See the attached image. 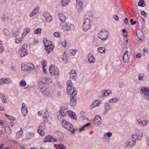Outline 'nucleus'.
<instances>
[{"label":"nucleus","instance_id":"obj_1","mask_svg":"<svg viewBox=\"0 0 149 149\" xmlns=\"http://www.w3.org/2000/svg\"><path fill=\"white\" fill-rule=\"evenodd\" d=\"M62 125L66 130L72 132L73 134L75 131V129L71 124L68 121L65 120H63L62 122Z\"/></svg>","mask_w":149,"mask_h":149},{"label":"nucleus","instance_id":"obj_2","mask_svg":"<svg viewBox=\"0 0 149 149\" xmlns=\"http://www.w3.org/2000/svg\"><path fill=\"white\" fill-rule=\"evenodd\" d=\"M41 91L44 95L49 97H51L53 94L51 88L43 87L41 88Z\"/></svg>","mask_w":149,"mask_h":149},{"label":"nucleus","instance_id":"obj_3","mask_svg":"<svg viewBox=\"0 0 149 149\" xmlns=\"http://www.w3.org/2000/svg\"><path fill=\"white\" fill-rule=\"evenodd\" d=\"M67 91L68 94L70 95L73 92H76L74 89V87L72 86V83L70 80H68L67 81Z\"/></svg>","mask_w":149,"mask_h":149},{"label":"nucleus","instance_id":"obj_4","mask_svg":"<svg viewBox=\"0 0 149 149\" xmlns=\"http://www.w3.org/2000/svg\"><path fill=\"white\" fill-rule=\"evenodd\" d=\"M27 45L24 44L19 49V52L20 53V56L21 57H23L27 54Z\"/></svg>","mask_w":149,"mask_h":149},{"label":"nucleus","instance_id":"obj_5","mask_svg":"<svg viewBox=\"0 0 149 149\" xmlns=\"http://www.w3.org/2000/svg\"><path fill=\"white\" fill-rule=\"evenodd\" d=\"M45 128V124L44 123H42L39 125L38 130V132L41 136H43L45 135V132L44 130Z\"/></svg>","mask_w":149,"mask_h":149},{"label":"nucleus","instance_id":"obj_6","mask_svg":"<svg viewBox=\"0 0 149 149\" xmlns=\"http://www.w3.org/2000/svg\"><path fill=\"white\" fill-rule=\"evenodd\" d=\"M49 70V73L52 75H57L58 74L59 72L55 65H50Z\"/></svg>","mask_w":149,"mask_h":149},{"label":"nucleus","instance_id":"obj_7","mask_svg":"<svg viewBox=\"0 0 149 149\" xmlns=\"http://www.w3.org/2000/svg\"><path fill=\"white\" fill-rule=\"evenodd\" d=\"M61 25H62V29L65 31H68L73 27V25L68 22H63Z\"/></svg>","mask_w":149,"mask_h":149},{"label":"nucleus","instance_id":"obj_8","mask_svg":"<svg viewBox=\"0 0 149 149\" xmlns=\"http://www.w3.org/2000/svg\"><path fill=\"white\" fill-rule=\"evenodd\" d=\"M141 93L144 98L149 100V88H143L141 89Z\"/></svg>","mask_w":149,"mask_h":149},{"label":"nucleus","instance_id":"obj_9","mask_svg":"<svg viewBox=\"0 0 149 149\" xmlns=\"http://www.w3.org/2000/svg\"><path fill=\"white\" fill-rule=\"evenodd\" d=\"M141 93L144 98L149 100V88H143L141 89Z\"/></svg>","mask_w":149,"mask_h":149},{"label":"nucleus","instance_id":"obj_10","mask_svg":"<svg viewBox=\"0 0 149 149\" xmlns=\"http://www.w3.org/2000/svg\"><path fill=\"white\" fill-rule=\"evenodd\" d=\"M76 92H73L71 93L70 95V104L72 106H74L75 105L76 103Z\"/></svg>","mask_w":149,"mask_h":149},{"label":"nucleus","instance_id":"obj_11","mask_svg":"<svg viewBox=\"0 0 149 149\" xmlns=\"http://www.w3.org/2000/svg\"><path fill=\"white\" fill-rule=\"evenodd\" d=\"M107 33L104 29L101 30L98 34V37L102 40H106L107 37Z\"/></svg>","mask_w":149,"mask_h":149},{"label":"nucleus","instance_id":"obj_12","mask_svg":"<svg viewBox=\"0 0 149 149\" xmlns=\"http://www.w3.org/2000/svg\"><path fill=\"white\" fill-rule=\"evenodd\" d=\"M91 21L89 19H87L84 21L83 24V30L84 31H86L90 28Z\"/></svg>","mask_w":149,"mask_h":149},{"label":"nucleus","instance_id":"obj_13","mask_svg":"<svg viewBox=\"0 0 149 149\" xmlns=\"http://www.w3.org/2000/svg\"><path fill=\"white\" fill-rule=\"evenodd\" d=\"M130 56L128 55L127 51L126 50L123 54V61L125 63L127 62L129 60Z\"/></svg>","mask_w":149,"mask_h":149},{"label":"nucleus","instance_id":"obj_14","mask_svg":"<svg viewBox=\"0 0 149 149\" xmlns=\"http://www.w3.org/2000/svg\"><path fill=\"white\" fill-rule=\"evenodd\" d=\"M135 143V141L133 140L130 139L126 142V144L127 147L130 148L134 146Z\"/></svg>","mask_w":149,"mask_h":149},{"label":"nucleus","instance_id":"obj_15","mask_svg":"<svg viewBox=\"0 0 149 149\" xmlns=\"http://www.w3.org/2000/svg\"><path fill=\"white\" fill-rule=\"evenodd\" d=\"M21 112L23 116H25L27 113V109L26 107L25 104L22 103L21 109Z\"/></svg>","mask_w":149,"mask_h":149},{"label":"nucleus","instance_id":"obj_16","mask_svg":"<svg viewBox=\"0 0 149 149\" xmlns=\"http://www.w3.org/2000/svg\"><path fill=\"white\" fill-rule=\"evenodd\" d=\"M67 113L69 116L72 119L76 120L77 117L74 112L71 111H69L67 112Z\"/></svg>","mask_w":149,"mask_h":149},{"label":"nucleus","instance_id":"obj_17","mask_svg":"<svg viewBox=\"0 0 149 149\" xmlns=\"http://www.w3.org/2000/svg\"><path fill=\"white\" fill-rule=\"evenodd\" d=\"M65 107H62L60 109L59 111V116H65L67 113Z\"/></svg>","mask_w":149,"mask_h":149},{"label":"nucleus","instance_id":"obj_18","mask_svg":"<svg viewBox=\"0 0 149 149\" xmlns=\"http://www.w3.org/2000/svg\"><path fill=\"white\" fill-rule=\"evenodd\" d=\"M56 139L53 138L51 136H48L45 138L44 141L46 142H53L56 141Z\"/></svg>","mask_w":149,"mask_h":149},{"label":"nucleus","instance_id":"obj_19","mask_svg":"<svg viewBox=\"0 0 149 149\" xmlns=\"http://www.w3.org/2000/svg\"><path fill=\"white\" fill-rule=\"evenodd\" d=\"M54 47V45L53 44L49 45L45 47V49L46 51L47 52L48 54H49L53 51Z\"/></svg>","mask_w":149,"mask_h":149},{"label":"nucleus","instance_id":"obj_20","mask_svg":"<svg viewBox=\"0 0 149 149\" xmlns=\"http://www.w3.org/2000/svg\"><path fill=\"white\" fill-rule=\"evenodd\" d=\"M94 122L95 124L97 125L100 124L102 122L100 117L99 116H96L94 118Z\"/></svg>","mask_w":149,"mask_h":149},{"label":"nucleus","instance_id":"obj_21","mask_svg":"<svg viewBox=\"0 0 149 149\" xmlns=\"http://www.w3.org/2000/svg\"><path fill=\"white\" fill-rule=\"evenodd\" d=\"M76 8L79 10L82 9L83 8V3L80 0H76Z\"/></svg>","mask_w":149,"mask_h":149},{"label":"nucleus","instance_id":"obj_22","mask_svg":"<svg viewBox=\"0 0 149 149\" xmlns=\"http://www.w3.org/2000/svg\"><path fill=\"white\" fill-rule=\"evenodd\" d=\"M136 35L140 40H143L144 38L143 33L141 31H139L136 32Z\"/></svg>","mask_w":149,"mask_h":149},{"label":"nucleus","instance_id":"obj_23","mask_svg":"<svg viewBox=\"0 0 149 149\" xmlns=\"http://www.w3.org/2000/svg\"><path fill=\"white\" fill-rule=\"evenodd\" d=\"M44 16L47 22H49L51 21L52 19V17L48 13H45L44 15Z\"/></svg>","mask_w":149,"mask_h":149},{"label":"nucleus","instance_id":"obj_24","mask_svg":"<svg viewBox=\"0 0 149 149\" xmlns=\"http://www.w3.org/2000/svg\"><path fill=\"white\" fill-rule=\"evenodd\" d=\"M23 135V130L21 128L20 130L16 133V136L17 139H19L22 137Z\"/></svg>","mask_w":149,"mask_h":149},{"label":"nucleus","instance_id":"obj_25","mask_svg":"<svg viewBox=\"0 0 149 149\" xmlns=\"http://www.w3.org/2000/svg\"><path fill=\"white\" fill-rule=\"evenodd\" d=\"M70 76L71 78L74 79L77 77V74L75 70H72L70 73Z\"/></svg>","mask_w":149,"mask_h":149},{"label":"nucleus","instance_id":"obj_26","mask_svg":"<svg viewBox=\"0 0 149 149\" xmlns=\"http://www.w3.org/2000/svg\"><path fill=\"white\" fill-rule=\"evenodd\" d=\"M43 42L45 45V47L53 45L52 42L48 40L46 38H44L43 40Z\"/></svg>","mask_w":149,"mask_h":149},{"label":"nucleus","instance_id":"obj_27","mask_svg":"<svg viewBox=\"0 0 149 149\" xmlns=\"http://www.w3.org/2000/svg\"><path fill=\"white\" fill-rule=\"evenodd\" d=\"M95 59L91 54H89L88 55V61L90 63H93L95 61Z\"/></svg>","mask_w":149,"mask_h":149},{"label":"nucleus","instance_id":"obj_28","mask_svg":"<svg viewBox=\"0 0 149 149\" xmlns=\"http://www.w3.org/2000/svg\"><path fill=\"white\" fill-rule=\"evenodd\" d=\"M24 37V36L22 35L21 37L16 38L15 39V42L17 43H20L23 40Z\"/></svg>","mask_w":149,"mask_h":149},{"label":"nucleus","instance_id":"obj_29","mask_svg":"<svg viewBox=\"0 0 149 149\" xmlns=\"http://www.w3.org/2000/svg\"><path fill=\"white\" fill-rule=\"evenodd\" d=\"M52 79L50 78H46L44 79H42L41 82L43 83H47L49 84L52 82Z\"/></svg>","mask_w":149,"mask_h":149},{"label":"nucleus","instance_id":"obj_30","mask_svg":"<svg viewBox=\"0 0 149 149\" xmlns=\"http://www.w3.org/2000/svg\"><path fill=\"white\" fill-rule=\"evenodd\" d=\"M28 63L23 64L22 65V70L24 71L29 70V68H28Z\"/></svg>","mask_w":149,"mask_h":149},{"label":"nucleus","instance_id":"obj_31","mask_svg":"<svg viewBox=\"0 0 149 149\" xmlns=\"http://www.w3.org/2000/svg\"><path fill=\"white\" fill-rule=\"evenodd\" d=\"M138 123L141 125L144 126L146 125L148 123V120H145L143 121H141L140 120H137Z\"/></svg>","mask_w":149,"mask_h":149},{"label":"nucleus","instance_id":"obj_32","mask_svg":"<svg viewBox=\"0 0 149 149\" xmlns=\"http://www.w3.org/2000/svg\"><path fill=\"white\" fill-rule=\"evenodd\" d=\"M38 7H36L32 11L30 15L31 17L33 16L38 12Z\"/></svg>","mask_w":149,"mask_h":149},{"label":"nucleus","instance_id":"obj_33","mask_svg":"<svg viewBox=\"0 0 149 149\" xmlns=\"http://www.w3.org/2000/svg\"><path fill=\"white\" fill-rule=\"evenodd\" d=\"M48 114L47 111H45L43 114V118L44 122L47 121V117H48Z\"/></svg>","mask_w":149,"mask_h":149},{"label":"nucleus","instance_id":"obj_34","mask_svg":"<svg viewBox=\"0 0 149 149\" xmlns=\"http://www.w3.org/2000/svg\"><path fill=\"white\" fill-rule=\"evenodd\" d=\"M34 135V134L33 133L28 132L26 133V137L27 139H30L33 137Z\"/></svg>","mask_w":149,"mask_h":149},{"label":"nucleus","instance_id":"obj_35","mask_svg":"<svg viewBox=\"0 0 149 149\" xmlns=\"http://www.w3.org/2000/svg\"><path fill=\"white\" fill-rule=\"evenodd\" d=\"M54 146L57 149H63L64 148L63 145L61 144H55Z\"/></svg>","mask_w":149,"mask_h":149},{"label":"nucleus","instance_id":"obj_36","mask_svg":"<svg viewBox=\"0 0 149 149\" xmlns=\"http://www.w3.org/2000/svg\"><path fill=\"white\" fill-rule=\"evenodd\" d=\"M70 1V0H62V3L63 6H66Z\"/></svg>","mask_w":149,"mask_h":149},{"label":"nucleus","instance_id":"obj_37","mask_svg":"<svg viewBox=\"0 0 149 149\" xmlns=\"http://www.w3.org/2000/svg\"><path fill=\"white\" fill-rule=\"evenodd\" d=\"M0 98L1 99L2 102L3 103H6V102L5 97L1 93H0Z\"/></svg>","mask_w":149,"mask_h":149},{"label":"nucleus","instance_id":"obj_38","mask_svg":"<svg viewBox=\"0 0 149 149\" xmlns=\"http://www.w3.org/2000/svg\"><path fill=\"white\" fill-rule=\"evenodd\" d=\"M30 31V30L28 28H26L24 29L22 35L24 36V37Z\"/></svg>","mask_w":149,"mask_h":149},{"label":"nucleus","instance_id":"obj_39","mask_svg":"<svg viewBox=\"0 0 149 149\" xmlns=\"http://www.w3.org/2000/svg\"><path fill=\"white\" fill-rule=\"evenodd\" d=\"M59 19L62 22H63L65 20V16L62 14H60L59 15Z\"/></svg>","mask_w":149,"mask_h":149},{"label":"nucleus","instance_id":"obj_40","mask_svg":"<svg viewBox=\"0 0 149 149\" xmlns=\"http://www.w3.org/2000/svg\"><path fill=\"white\" fill-rule=\"evenodd\" d=\"M145 3L143 0L140 1L138 3V5L139 6L143 7L145 6Z\"/></svg>","mask_w":149,"mask_h":149},{"label":"nucleus","instance_id":"obj_41","mask_svg":"<svg viewBox=\"0 0 149 149\" xmlns=\"http://www.w3.org/2000/svg\"><path fill=\"white\" fill-rule=\"evenodd\" d=\"M132 139L134 140L135 141H136V140L137 139H139V137L138 136V135H137L136 134H134L132 136Z\"/></svg>","mask_w":149,"mask_h":149},{"label":"nucleus","instance_id":"obj_42","mask_svg":"<svg viewBox=\"0 0 149 149\" xmlns=\"http://www.w3.org/2000/svg\"><path fill=\"white\" fill-rule=\"evenodd\" d=\"M28 68H29V70H33L35 68V67L32 63H28Z\"/></svg>","mask_w":149,"mask_h":149},{"label":"nucleus","instance_id":"obj_43","mask_svg":"<svg viewBox=\"0 0 149 149\" xmlns=\"http://www.w3.org/2000/svg\"><path fill=\"white\" fill-rule=\"evenodd\" d=\"M103 95V96H107L110 93H111L110 91H102Z\"/></svg>","mask_w":149,"mask_h":149},{"label":"nucleus","instance_id":"obj_44","mask_svg":"<svg viewBox=\"0 0 149 149\" xmlns=\"http://www.w3.org/2000/svg\"><path fill=\"white\" fill-rule=\"evenodd\" d=\"M90 125V123H88L87 124L85 125L84 126H83L82 127L80 128L79 129V131L80 132L84 130H85L84 128L86 127H87L88 126V125Z\"/></svg>","mask_w":149,"mask_h":149},{"label":"nucleus","instance_id":"obj_45","mask_svg":"<svg viewBox=\"0 0 149 149\" xmlns=\"http://www.w3.org/2000/svg\"><path fill=\"white\" fill-rule=\"evenodd\" d=\"M6 116L9 120H13L15 119V117H13V116L8 115L7 114H5Z\"/></svg>","mask_w":149,"mask_h":149},{"label":"nucleus","instance_id":"obj_46","mask_svg":"<svg viewBox=\"0 0 149 149\" xmlns=\"http://www.w3.org/2000/svg\"><path fill=\"white\" fill-rule=\"evenodd\" d=\"M98 52L100 53H104L105 51V48L104 47H100L98 49Z\"/></svg>","mask_w":149,"mask_h":149},{"label":"nucleus","instance_id":"obj_47","mask_svg":"<svg viewBox=\"0 0 149 149\" xmlns=\"http://www.w3.org/2000/svg\"><path fill=\"white\" fill-rule=\"evenodd\" d=\"M4 84H8L11 82V80L9 78H6V79L3 78Z\"/></svg>","mask_w":149,"mask_h":149},{"label":"nucleus","instance_id":"obj_48","mask_svg":"<svg viewBox=\"0 0 149 149\" xmlns=\"http://www.w3.org/2000/svg\"><path fill=\"white\" fill-rule=\"evenodd\" d=\"M19 85L20 86H24L26 85V83L24 79H22Z\"/></svg>","mask_w":149,"mask_h":149},{"label":"nucleus","instance_id":"obj_49","mask_svg":"<svg viewBox=\"0 0 149 149\" xmlns=\"http://www.w3.org/2000/svg\"><path fill=\"white\" fill-rule=\"evenodd\" d=\"M118 98H112L110 100V102L111 103L116 102L118 101Z\"/></svg>","mask_w":149,"mask_h":149},{"label":"nucleus","instance_id":"obj_50","mask_svg":"<svg viewBox=\"0 0 149 149\" xmlns=\"http://www.w3.org/2000/svg\"><path fill=\"white\" fill-rule=\"evenodd\" d=\"M5 132L7 133L10 134V128L9 127L6 126L5 127Z\"/></svg>","mask_w":149,"mask_h":149},{"label":"nucleus","instance_id":"obj_51","mask_svg":"<svg viewBox=\"0 0 149 149\" xmlns=\"http://www.w3.org/2000/svg\"><path fill=\"white\" fill-rule=\"evenodd\" d=\"M92 104L95 107H96L99 105L100 104V103L99 102H98V101L96 100L94 101Z\"/></svg>","mask_w":149,"mask_h":149},{"label":"nucleus","instance_id":"obj_52","mask_svg":"<svg viewBox=\"0 0 149 149\" xmlns=\"http://www.w3.org/2000/svg\"><path fill=\"white\" fill-rule=\"evenodd\" d=\"M41 32V29L40 28H38L36 29L34 32V33L37 34L38 33H40Z\"/></svg>","mask_w":149,"mask_h":149},{"label":"nucleus","instance_id":"obj_53","mask_svg":"<svg viewBox=\"0 0 149 149\" xmlns=\"http://www.w3.org/2000/svg\"><path fill=\"white\" fill-rule=\"evenodd\" d=\"M111 107L109 106V105L107 103H106L105 105V109L107 111L108 110H109L111 109Z\"/></svg>","mask_w":149,"mask_h":149},{"label":"nucleus","instance_id":"obj_54","mask_svg":"<svg viewBox=\"0 0 149 149\" xmlns=\"http://www.w3.org/2000/svg\"><path fill=\"white\" fill-rule=\"evenodd\" d=\"M3 32L6 36H8L10 34L9 31L7 29H4L3 30Z\"/></svg>","mask_w":149,"mask_h":149},{"label":"nucleus","instance_id":"obj_55","mask_svg":"<svg viewBox=\"0 0 149 149\" xmlns=\"http://www.w3.org/2000/svg\"><path fill=\"white\" fill-rule=\"evenodd\" d=\"M2 42L1 41H0V53L2 52L4 50L3 47L1 44Z\"/></svg>","mask_w":149,"mask_h":149},{"label":"nucleus","instance_id":"obj_56","mask_svg":"<svg viewBox=\"0 0 149 149\" xmlns=\"http://www.w3.org/2000/svg\"><path fill=\"white\" fill-rule=\"evenodd\" d=\"M47 61H43L42 62V68L45 67L47 65Z\"/></svg>","mask_w":149,"mask_h":149},{"label":"nucleus","instance_id":"obj_57","mask_svg":"<svg viewBox=\"0 0 149 149\" xmlns=\"http://www.w3.org/2000/svg\"><path fill=\"white\" fill-rule=\"evenodd\" d=\"M62 46L64 47H65L66 46L67 43L66 41L65 40H63L61 43Z\"/></svg>","mask_w":149,"mask_h":149},{"label":"nucleus","instance_id":"obj_58","mask_svg":"<svg viewBox=\"0 0 149 149\" xmlns=\"http://www.w3.org/2000/svg\"><path fill=\"white\" fill-rule=\"evenodd\" d=\"M112 135V134L110 132H108L107 133H105V134L104 135V136L105 137H106V136H108L109 137H111Z\"/></svg>","mask_w":149,"mask_h":149},{"label":"nucleus","instance_id":"obj_59","mask_svg":"<svg viewBox=\"0 0 149 149\" xmlns=\"http://www.w3.org/2000/svg\"><path fill=\"white\" fill-rule=\"evenodd\" d=\"M54 35L55 37H59L60 36V34L58 32H55L54 33Z\"/></svg>","mask_w":149,"mask_h":149},{"label":"nucleus","instance_id":"obj_60","mask_svg":"<svg viewBox=\"0 0 149 149\" xmlns=\"http://www.w3.org/2000/svg\"><path fill=\"white\" fill-rule=\"evenodd\" d=\"M77 51L76 50L71 49L70 50V52L72 54H74Z\"/></svg>","mask_w":149,"mask_h":149},{"label":"nucleus","instance_id":"obj_61","mask_svg":"<svg viewBox=\"0 0 149 149\" xmlns=\"http://www.w3.org/2000/svg\"><path fill=\"white\" fill-rule=\"evenodd\" d=\"M138 136L139 137V139L141 138L142 137V133L140 132H138Z\"/></svg>","mask_w":149,"mask_h":149},{"label":"nucleus","instance_id":"obj_62","mask_svg":"<svg viewBox=\"0 0 149 149\" xmlns=\"http://www.w3.org/2000/svg\"><path fill=\"white\" fill-rule=\"evenodd\" d=\"M144 77V75H140L139 76V80H142Z\"/></svg>","mask_w":149,"mask_h":149},{"label":"nucleus","instance_id":"obj_63","mask_svg":"<svg viewBox=\"0 0 149 149\" xmlns=\"http://www.w3.org/2000/svg\"><path fill=\"white\" fill-rule=\"evenodd\" d=\"M113 18L116 20H119V17L117 15H114L113 16Z\"/></svg>","mask_w":149,"mask_h":149},{"label":"nucleus","instance_id":"obj_64","mask_svg":"<svg viewBox=\"0 0 149 149\" xmlns=\"http://www.w3.org/2000/svg\"><path fill=\"white\" fill-rule=\"evenodd\" d=\"M18 35V32H14L13 33V37H16Z\"/></svg>","mask_w":149,"mask_h":149}]
</instances>
